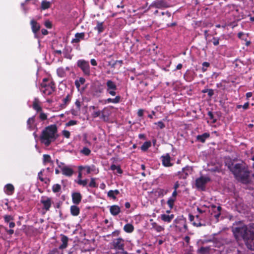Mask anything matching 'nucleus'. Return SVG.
I'll return each mask as SVG.
<instances>
[{
  "label": "nucleus",
  "instance_id": "c9c22d12",
  "mask_svg": "<svg viewBox=\"0 0 254 254\" xmlns=\"http://www.w3.org/2000/svg\"><path fill=\"white\" fill-rule=\"evenodd\" d=\"M212 207L214 209V211L216 213L215 214H214V216L218 218L220 214H221V207L220 206H216L215 205H212Z\"/></svg>",
  "mask_w": 254,
  "mask_h": 254
},
{
  "label": "nucleus",
  "instance_id": "e433bc0d",
  "mask_svg": "<svg viewBox=\"0 0 254 254\" xmlns=\"http://www.w3.org/2000/svg\"><path fill=\"white\" fill-rule=\"evenodd\" d=\"M152 228L157 232H161L164 230V228L160 225H158L156 223L154 222L152 224Z\"/></svg>",
  "mask_w": 254,
  "mask_h": 254
},
{
  "label": "nucleus",
  "instance_id": "bf43d9fd",
  "mask_svg": "<svg viewBox=\"0 0 254 254\" xmlns=\"http://www.w3.org/2000/svg\"><path fill=\"white\" fill-rule=\"evenodd\" d=\"M4 219L5 222L8 223L13 219V218L10 215H5Z\"/></svg>",
  "mask_w": 254,
  "mask_h": 254
},
{
  "label": "nucleus",
  "instance_id": "4be33fe9",
  "mask_svg": "<svg viewBox=\"0 0 254 254\" xmlns=\"http://www.w3.org/2000/svg\"><path fill=\"white\" fill-rule=\"evenodd\" d=\"M110 212L113 216L118 215L121 212V208L117 205H114L110 207Z\"/></svg>",
  "mask_w": 254,
  "mask_h": 254
},
{
  "label": "nucleus",
  "instance_id": "052dcab7",
  "mask_svg": "<svg viewBox=\"0 0 254 254\" xmlns=\"http://www.w3.org/2000/svg\"><path fill=\"white\" fill-rule=\"evenodd\" d=\"M123 64V61L122 60H119V61H116L112 65H111V66L112 67H115V65L118 64Z\"/></svg>",
  "mask_w": 254,
  "mask_h": 254
},
{
  "label": "nucleus",
  "instance_id": "ddd939ff",
  "mask_svg": "<svg viewBox=\"0 0 254 254\" xmlns=\"http://www.w3.org/2000/svg\"><path fill=\"white\" fill-rule=\"evenodd\" d=\"M189 218L190 222H192V225L194 226L200 227L203 225L201 223V218L198 215H196L195 218L194 216L190 214L189 215Z\"/></svg>",
  "mask_w": 254,
  "mask_h": 254
},
{
  "label": "nucleus",
  "instance_id": "9b49d317",
  "mask_svg": "<svg viewBox=\"0 0 254 254\" xmlns=\"http://www.w3.org/2000/svg\"><path fill=\"white\" fill-rule=\"evenodd\" d=\"M58 165L61 168L63 175L67 177H70L73 174V170L71 167L64 165L62 162Z\"/></svg>",
  "mask_w": 254,
  "mask_h": 254
},
{
  "label": "nucleus",
  "instance_id": "2eb2a0df",
  "mask_svg": "<svg viewBox=\"0 0 254 254\" xmlns=\"http://www.w3.org/2000/svg\"><path fill=\"white\" fill-rule=\"evenodd\" d=\"M104 92V88L101 84L93 87L92 89V94L96 97H99Z\"/></svg>",
  "mask_w": 254,
  "mask_h": 254
},
{
  "label": "nucleus",
  "instance_id": "6ab92c4d",
  "mask_svg": "<svg viewBox=\"0 0 254 254\" xmlns=\"http://www.w3.org/2000/svg\"><path fill=\"white\" fill-rule=\"evenodd\" d=\"M61 241L62 244L59 246V249L60 250L66 249L68 246V238L64 235L61 234Z\"/></svg>",
  "mask_w": 254,
  "mask_h": 254
},
{
  "label": "nucleus",
  "instance_id": "9d476101",
  "mask_svg": "<svg viewBox=\"0 0 254 254\" xmlns=\"http://www.w3.org/2000/svg\"><path fill=\"white\" fill-rule=\"evenodd\" d=\"M40 202L43 205V209L46 211H49L53 203L52 198L47 196H42Z\"/></svg>",
  "mask_w": 254,
  "mask_h": 254
},
{
  "label": "nucleus",
  "instance_id": "c85d7f7f",
  "mask_svg": "<svg viewBox=\"0 0 254 254\" xmlns=\"http://www.w3.org/2000/svg\"><path fill=\"white\" fill-rule=\"evenodd\" d=\"M69 68L68 67H66L65 68H64L63 67H60L57 70V74L59 77H64L66 76L65 70H69Z\"/></svg>",
  "mask_w": 254,
  "mask_h": 254
},
{
  "label": "nucleus",
  "instance_id": "1a4fd4ad",
  "mask_svg": "<svg viewBox=\"0 0 254 254\" xmlns=\"http://www.w3.org/2000/svg\"><path fill=\"white\" fill-rule=\"evenodd\" d=\"M169 6V4L165 0H156L151 3L149 8H164Z\"/></svg>",
  "mask_w": 254,
  "mask_h": 254
},
{
  "label": "nucleus",
  "instance_id": "0eeeda50",
  "mask_svg": "<svg viewBox=\"0 0 254 254\" xmlns=\"http://www.w3.org/2000/svg\"><path fill=\"white\" fill-rule=\"evenodd\" d=\"M111 245L114 249L122 251L124 250L125 240L121 238L114 239Z\"/></svg>",
  "mask_w": 254,
  "mask_h": 254
},
{
  "label": "nucleus",
  "instance_id": "5fc2aeb1",
  "mask_svg": "<svg viewBox=\"0 0 254 254\" xmlns=\"http://www.w3.org/2000/svg\"><path fill=\"white\" fill-rule=\"evenodd\" d=\"M219 38L213 37L212 39V43L214 46H217L219 44Z\"/></svg>",
  "mask_w": 254,
  "mask_h": 254
},
{
  "label": "nucleus",
  "instance_id": "5701e85b",
  "mask_svg": "<svg viewBox=\"0 0 254 254\" xmlns=\"http://www.w3.org/2000/svg\"><path fill=\"white\" fill-rule=\"evenodd\" d=\"M35 116L29 118L27 121V128L29 130H33L36 126L35 125Z\"/></svg>",
  "mask_w": 254,
  "mask_h": 254
},
{
  "label": "nucleus",
  "instance_id": "393cba45",
  "mask_svg": "<svg viewBox=\"0 0 254 254\" xmlns=\"http://www.w3.org/2000/svg\"><path fill=\"white\" fill-rule=\"evenodd\" d=\"M189 171V167L183 168L181 172H178V175L180 178L185 179L188 177Z\"/></svg>",
  "mask_w": 254,
  "mask_h": 254
},
{
  "label": "nucleus",
  "instance_id": "c756f323",
  "mask_svg": "<svg viewBox=\"0 0 254 254\" xmlns=\"http://www.w3.org/2000/svg\"><path fill=\"white\" fill-rule=\"evenodd\" d=\"M33 108L37 112H41L42 108L40 104V101L38 98H35L33 102Z\"/></svg>",
  "mask_w": 254,
  "mask_h": 254
},
{
  "label": "nucleus",
  "instance_id": "338daca9",
  "mask_svg": "<svg viewBox=\"0 0 254 254\" xmlns=\"http://www.w3.org/2000/svg\"><path fill=\"white\" fill-rule=\"evenodd\" d=\"M90 63L93 66H96L97 64L96 61L94 59L91 60Z\"/></svg>",
  "mask_w": 254,
  "mask_h": 254
},
{
  "label": "nucleus",
  "instance_id": "7ed1b4c3",
  "mask_svg": "<svg viewBox=\"0 0 254 254\" xmlns=\"http://www.w3.org/2000/svg\"><path fill=\"white\" fill-rule=\"evenodd\" d=\"M57 128L56 126H50L46 127L42 132L40 139L42 143L48 146L57 138Z\"/></svg>",
  "mask_w": 254,
  "mask_h": 254
},
{
  "label": "nucleus",
  "instance_id": "4d7b16f0",
  "mask_svg": "<svg viewBox=\"0 0 254 254\" xmlns=\"http://www.w3.org/2000/svg\"><path fill=\"white\" fill-rule=\"evenodd\" d=\"M44 25L47 28H51L52 27V22L49 20H47L44 22Z\"/></svg>",
  "mask_w": 254,
  "mask_h": 254
},
{
  "label": "nucleus",
  "instance_id": "ea45409f",
  "mask_svg": "<svg viewBox=\"0 0 254 254\" xmlns=\"http://www.w3.org/2000/svg\"><path fill=\"white\" fill-rule=\"evenodd\" d=\"M91 151L90 149L86 147H84L80 150V153L84 155L88 156L90 154Z\"/></svg>",
  "mask_w": 254,
  "mask_h": 254
},
{
  "label": "nucleus",
  "instance_id": "aec40b11",
  "mask_svg": "<svg viewBox=\"0 0 254 254\" xmlns=\"http://www.w3.org/2000/svg\"><path fill=\"white\" fill-rule=\"evenodd\" d=\"M30 25L32 32L36 35L40 29V24L34 19H32L30 21Z\"/></svg>",
  "mask_w": 254,
  "mask_h": 254
},
{
  "label": "nucleus",
  "instance_id": "c03bdc74",
  "mask_svg": "<svg viewBox=\"0 0 254 254\" xmlns=\"http://www.w3.org/2000/svg\"><path fill=\"white\" fill-rule=\"evenodd\" d=\"M88 179H84V180H81V179H78L77 181V184L79 185H81L83 187H86L87 186L88 184Z\"/></svg>",
  "mask_w": 254,
  "mask_h": 254
},
{
  "label": "nucleus",
  "instance_id": "2f4dec72",
  "mask_svg": "<svg viewBox=\"0 0 254 254\" xmlns=\"http://www.w3.org/2000/svg\"><path fill=\"white\" fill-rule=\"evenodd\" d=\"M120 193V191L118 190H110L108 191L107 195L110 198L115 199L116 196Z\"/></svg>",
  "mask_w": 254,
  "mask_h": 254
},
{
  "label": "nucleus",
  "instance_id": "423d86ee",
  "mask_svg": "<svg viewBox=\"0 0 254 254\" xmlns=\"http://www.w3.org/2000/svg\"><path fill=\"white\" fill-rule=\"evenodd\" d=\"M117 86L116 83L112 80H107L106 83V90L107 93L114 96L116 95Z\"/></svg>",
  "mask_w": 254,
  "mask_h": 254
},
{
  "label": "nucleus",
  "instance_id": "7c9ffc66",
  "mask_svg": "<svg viewBox=\"0 0 254 254\" xmlns=\"http://www.w3.org/2000/svg\"><path fill=\"white\" fill-rule=\"evenodd\" d=\"M121 100V96H116L115 98H108L105 100L104 101V104L112 103L114 104L119 103Z\"/></svg>",
  "mask_w": 254,
  "mask_h": 254
},
{
  "label": "nucleus",
  "instance_id": "cd10ccee",
  "mask_svg": "<svg viewBox=\"0 0 254 254\" xmlns=\"http://www.w3.org/2000/svg\"><path fill=\"white\" fill-rule=\"evenodd\" d=\"M71 214L73 216H77L79 214L80 208L75 205H71L70 208Z\"/></svg>",
  "mask_w": 254,
  "mask_h": 254
},
{
  "label": "nucleus",
  "instance_id": "3c124183",
  "mask_svg": "<svg viewBox=\"0 0 254 254\" xmlns=\"http://www.w3.org/2000/svg\"><path fill=\"white\" fill-rule=\"evenodd\" d=\"M77 122L76 121L70 120L66 123L65 126H66V127H70V126L75 125L77 124Z\"/></svg>",
  "mask_w": 254,
  "mask_h": 254
},
{
  "label": "nucleus",
  "instance_id": "13d9d810",
  "mask_svg": "<svg viewBox=\"0 0 254 254\" xmlns=\"http://www.w3.org/2000/svg\"><path fill=\"white\" fill-rule=\"evenodd\" d=\"M155 125H157L160 129H162L165 127V125L162 121H159L157 123H155Z\"/></svg>",
  "mask_w": 254,
  "mask_h": 254
},
{
  "label": "nucleus",
  "instance_id": "49530a36",
  "mask_svg": "<svg viewBox=\"0 0 254 254\" xmlns=\"http://www.w3.org/2000/svg\"><path fill=\"white\" fill-rule=\"evenodd\" d=\"M151 143L150 142H145L141 146V148L143 151H145L150 146Z\"/></svg>",
  "mask_w": 254,
  "mask_h": 254
},
{
  "label": "nucleus",
  "instance_id": "864d4df0",
  "mask_svg": "<svg viewBox=\"0 0 254 254\" xmlns=\"http://www.w3.org/2000/svg\"><path fill=\"white\" fill-rule=\"evenodd\" d=\"M62 134L66 138H69L70 137V133L68 130H64L62 131Z\"/></svg>",
  "mask_w": 254,
  "mask_h": 254
},
{
  "label": "nucleus",
  "instance_id": "412c9836",
  "mask_svg": "<svg viewBox=\"0 0 254 254\" xmlns=\"http://www.w3.org/2000/svg\"><path fill=\"white\" fill-rule=\"evenodd\" d=\"M85 34L83 32L77 33L75 34L74 38L71 40L72 43H78L80 40L84 39Z\"/></svg>",
  "mask_w": 254,
  "mask_h": 254
},
{
  "label": "nucleus",
  "instance_id": "f704fd0d",
  "mask_svg": "<svg viewBox=\"0 0 254 254\" xmlns=\"http://www.w3.org/2000/svg\"><path fill=\"white\" fill-rule=\"evenodd\" d=\"M124 230L127 233H131L134 230L133 226L129 223L126 224L124 227Z\"/></svg>",
  "mask_w": 254,
  "mask_h": 254
},
{
  "label": "nucleus",
  "instance_id": "a878e982",
  "mask_svg": "<svg viewBox=\"0 0 254 254\" xmlns=\"http://www.w3.org/2000/svg\"><path fill=\"white\" fill-rule=\"evenodd\" d=\"M161 220L167 223H170L171 222V221L173 220V219L174 218V214H162L160 216Z\"/></svg>",
  "mask_w": 254,
  "mask_h": 254
},
{
  "label": "nucleus",
  "instance_id": "680f3d73",
  "mask_svg": "<svg viewBox=\"0 0 254 254\" xmlns=\"http://www.w3.org/2000/svg\"><path fill=\"white\" fill-rule=\"evenodd\" d=\"M180 185V183H179L178 181H177L176 182H175V183L174 185V187H173L174 190H177V189L179 188Z\"/></svg>",
  "mask_w": 254,
  "mask_h": 254
},
{
  "label": "nucleus",
  "instance_id": "a19ab883",
  "mask_svg": "<svg viewBox=\"0 0 254 254\" xmlns=\"http://www.w3.org/2000/svg\"><path fill=\"white\" fill-rule=\"evenodd\" d=\"M111 169L113 171L116 170L119 174H122L123 173L120 167L119 166H116L115 164H113L111 166Z\"/></svg>",
  "mask_w": 254,
  "mask_h": 254
},
{
  "label": "nucleus",
  "instance_id": "72a5a7b5",
  "mask_svg": "<svg viewBox=\"0 0 254 254\" xmlns=\"http://www.w3.org/2000/svg\"><path fill=\"white\" fill-rule=\"evenodd\" d=\"M85 82V79L84 78L81 77L75 81V85L77 88L79 89L81 85H83Z\"/></svg>",
  "mask_w": 254,
  "mask_h": 254
},
{
  "label": "nucleus",
  "instance_id": "a211bd4d",
  "mask_svg": "<svg viewBox=\"0 0 254 254\" xmlns=\"http://www.w3.org/2000/svg\"><path fill=\"white\" fill-rule=\"evenodd\" d=\"M72 202L75 204H79L82 199V195L79 192H73L71 195Z\"/></svg>",
  "mask_w": 254,
  "mask_h": 254
},
{
  "label": "nucleus",
  "instance_id": "774afa93",
  "mask_svg": "<svg viewBox=\"0 0 254 254\" xmlns=\"http://www.w3.org/2000/svg\"><path fill=\"white\" fill-rule=\"evenodd\" d=\"M143 110L142 109L138 110V111L137 112V115L139 117H142L143 116Z\"/></svg>",
  "mask_w": 254,
  "mask_h": 254
},
{
  "label": "nucleus",
  "instance_id": "69168bd1",
  "mask_svg": "<svg viewBox=\"0 0 254 254\" xmlns=\"http://www.w3.org/2000/svg\"><path fill=\"white\" fill-rule=\"evenodd\" d=\"M94 3L97 5H99L100 8L101 9H103V5H100L99 3V0H93Z\"/></svg>",
  "mask_w": 254,
  "mask_h": 254
},
{
  "label": "nucleus",
  "instance_id": "603ef678",
  "mask_svg": "<svg viewBox=\"0 0 254 254\" xmlns=\"http://www.w3.org/2000/svg\"><path fill=\"white\" fill-rule=\"evenodd\" d=\"M39 118L42 120V121H44L45 120L47 119V115L43 113V112H42V111L40 112V114H39Z\"/></svg>",
  "mask_w": 254,
  "mask_h": 254
},
{
  "label": "nucleus",
  "instance_id": "20e7f679",
  "mask_svg": "<svg viewBox=\"0 0 254 254\" xmlns=\"http://www.w3.org/2000/svg\"><path fill=\"white\" fill-rule=\"evenodd\" d=\"M48 81L47 78H44L41 84V91L45 95H50L55 91V86L53 82Z\"/></svg>",
  "mask_w": 254,
  "mask_h": 254
},
{
  "label": "nucleus",
  "instance_id": "f03ea898",
  "mask_svg": "<svg viewBox=\"0 0 254 254\" xmlns=\"http://www.w3.org/2000/svg\"><path fill=\"white\" fill-rule=\"evenodd\" d=\"M233 232L237 240L243 239L249 249L254 251V232L246 225L233 228Z\"/></svg>",
  "mask_w": 254,
  "mask_h": 254
},
{
  "label": "nucleus",
  "instance_id": "6e6552de",
  "mask_svg": "<svg viewBox=\"0 0 254 254\" xmlns=\"http://www.w3.org/2000/svg\"><path fill=\"white\" fill-rule=\"evenodd\" d=\"M78 169L80 171L83 170H85L87 174L90 173L97 174L99 172L98 168H96L94 165L91 166H79Z\"/></svg>",
  "mask_w": 254,
  "mask_h": 254
},
{
  "label": "nucleus",
  "instance_id": "de8ad7c7",
  "mask_svg": "<svg viewBox=\"0 0 254 254\" xmlns=\"http://www.w3.org/2000/svg\"><path fill=\"white\" fill-rule=\"evenodd\" d=\"M89 187L91 188H96L97 187V186L96 185V182H95V178H91L90 182L89 184Z\"/></svg>",
  "mask_w": 254,
  "mask_h": 254
},
{
  "label": "nucleus",
  "instance_id": "79ce46f5",
  "mask_svg": "<svg viewBox=\"0 0 254 254\" xmlns=\"http://www.w3.org/2000/svg\"><path fill=\"white\" fill-rule=\"evenodd\" d=\"M209 249L207 247H201L198 250V252L201 254H206L208 253Z\"/></svg>",
  "mask_w": 254,
  "mask_h": 254
},
{
  "label": "nucleus",
  "instance_id": "09e8293b",
  "mask_svg": "<svg viewBox=\"0 0 254 254\" xmlns=\"http://www.w3.org/2000/svg\"><path fill=\"white\" fill-rule=\"evenodd\" d=\"M180 222L183 226V228L181 230L182 231H186L187 230H188V227L186 224V220L183 219Z\"/></svg>",
  "mask_w": 254,
  "mask_h": 254
},
{
  "label": "nucleus",
  "instance_id": "f3484780",
  "mask_svg": "<svg viewBox=\"0 0 254 254\" xmlns=\"http://www.w3.org/2000/svg\"><path fill=\"white\" fill-rule=\"evenodd\" d=\"M177 193V190H174L171 196H170L167 200V203L171 209L173 207L174 202L176 200Z\"/></svg>",
  "mask_w": 254,
  "mask_h": 254
},
{
  "label": "nucleus",
  "instance_id": "e2e57ef3",
  "mask_svg": "<svg viewBox=\"0 0 254 254\" xmlns=\"http://www.w3.org/2000/svg\"><path fill=\"white\" fill-rule=\"evenodd\" d=\"M208 95L211 97L214 95V91L212 89H209L208 91Z\"/></svg>",
  "mask_w": 254,
  "mask_h": 254
},
{
  "label": "nucleus",
  "instance_id": "dca6fc26",
  "mask_svg": "<svg viewBox=\"0 0 254 254\" xmlns=\"http://www.w3.org/2000/svg\"><path fill=\"white\" fill-rule=\"evenodd\" d=\"M161 161L163 165L166 167H169L173 165V163L171 162V157L168 153L161 156Z\"/></svg>",
  "mask_w": 254,
  "mask_h": 254
},
{
  "label": "nucleus",
  "instance_id": "b1692460",
  "mask_svg": "<svg viewBox=\"0 0 254 254\" xmlns=\"http://www.w3.org/2000/svg\"><path fill=\"white\" fill-rule=\"evenodd\" d=\"M14 190L13 186L10 184L6 185L4 188V191L7 195L13 194Z\"/></svg>",
  "mask_w": 254,
  "mask_h": 254
},
{
  "label": "nucleus",
  "instance_id": "39448f33",
  "mask_svg": "<svg viewBox=\"0 0 254 254\" xmlns=\"http://www.w3.org/2000/svg\"><path fill=\"white\" fill-rule=\"evenodd\" d=\"M77 65L81 69L85 75L89 76L90 75V65L88 61L84 60H79L77 62Z\"/></svg>",
  "mask_w": 254,
  "mask_h": 254
},
{
  "label": "nucleus",
  "instance_id": "473e14b6",
  "mask_svg": "<svg viewBox=\"0 0 254 254\" xmlns=\"http://www.w3.org/2000/svg\"><path fill=\"white\" fill-rule=\"evenodd\" d=\"M71 98V96L69 94H67L66 96L63 99V103L61 105L62 108H64L70 102Z\"/></svg>",
  "mask_w": 254,
  "mask_h": 254
},
{
  "label": "nucleus",
  "instance_id": "4c0bfd02",
  "mask_svg": "<svg viewBox=\"0 0 254 254\" xmlns=\"http://www.w3.org/2000/svg\"><path fill=\"white\" fill-rule=\"evenodd\" d=\"M95 29L97 30L99 33H101L103 32L104 30L103 22H97V24L96 26L95 27Z\"/></svg>",
  "mask_w": 254,
  "mask_h": 254
},
{
  "label": "nucleus",
  "instance_id": "f257e3e1",
  "mask_svg": "<svg viewBox=\"0 0 254 254\" xmlns=\"http://www.w3.org/2000/svg\"><path fill=\"white\" fill-rule=\"evenodd\" d=\"M225 163L236 180L244 184L249 183L250 172L243 162L234 164L231 159L228 158L226 159Z\"/></svg>",
  "mask_w": 254,
  "mask_h": 254
},
{
  "label": "nucleus",
  "instance_id": "37998d69",
  "mask_svg": "<svg viewBox=\"0 0 254 254\" xmlns=\"http://www.w3.org/2000/svg\"><path fill=\"white\" fill-rule=\"evenodd\" d=\"M61 190V186L59 184H55L52 187V190L54 192H59Z\"/></svg>",
  "mask_w": 254,
  "mask_h": 254
},
{
  "label": "nucleus",
  "instance_id": "58836bf2",
  "mask_svg": "<svg viewBox=\"0 0 254 254\" xmlns=\"http://www.w3.org/2000/svg\"><path fill=\"white\" fill-rule=\"evenodd\" d=\"M51 3L50 1L46 0H43L41 2V8L43 10L47 9L50 7Z\"/></svg>",
  "mask_w": 254,
  "mask_h": 254
},
{
  "label": "nucleus",
  "instance_id": "4468645a",
  "mask_svg": "<svg viewBox=\"0 0 254 254\" xmlns=\"http://www.w3.org/2000/svg\"><path fill=\"white\" fill-rule=\"evenodd\" d=\"M113 106H109L105 107L102 111V115L100 118L104 121H107L108 120L109 117L111 114V109H113Z\"/></svg>",
  "mask_w": 254,
  "mask_h": 254
},
{
  "label": "nucleus",
  "instance_id": "8fccbe9b",
  "mask_svg": "<svg viewBox=\"0 0 254 254\" xmlns=\"http://www.w3.org/2000/svg\"><path fill=\"white\" fill-rule=\"evenodd\" d=\"M101 111H95L92 114V117L94 118H96L98 117L101 116Z\"/></svg>",
  "mask_w": 254,
  "mask_h": 254
},
{
  "label": "nucleus",
  "instance_id": "f8f14e48",
  "mask_svg": "<svg viewBox=\"0 0 254 254\" xmlns=\"http://www.w3.org/2000/svg\"><path fill=\"white\" fill-rule=\"evenodd\" d=\"M210 179L208 177H200L197 178L195 181V186L197 188L203 189L205 185L208 182Z\"/></svg>",
  "mask_w": 254,
  "mask_h": 254
},
{
  "label": "nucleus",
  "instance_id": "6e6d98bb",
  "mask_svg": "<svg viewBox=\"0 0 254 254\" xmlns=\"http://www.w3.org/2000/svg\"><path fill=\"white\" fill-rule=\"evenodd\" d=\"M43 161L44 162H49L51 161V157L49 155H43Z\"/></svg>",
  "mask_w": 254,
  "mask_h": 254
},
{
  "label": "nucleus",
  "instance_id": "0e129e2a",
  "mask_svg": "<svg viewBox=\"0 0 254 254\" xmlns=\"http://www.w3.org/2000/svg\"><path fill=\"white\" fill-rule=\"evenodd\" d=\"M197 210L198 211V212L199 213H204L206 211V209H203L201 208H200V207H197Z\"/></svg>",
  "mask_w": 254,
  "mask_h": 254
},
{
  "label": "nucleus",
  "instance_id": "a18cd8bd",
  "mask_svg": "<svg viewBox=\"0 0 254 254\" xmlns=\"http://www.w3.org/2000/svg\"><path fill=\"white\" fill-rule=\"evenodd\" d=\"M248 36V34H246L243 32H240L238 34V38L244 41H246V39Z\"/></svg>",
  "mask_w": 254,
  "mask_h": 254
},
{
  "label": "nucleus",
  "instance_id": "bb28decb",
  "mask_svg": "<svg viewBox=\"0 0 254 254\" xmlns=\"http://www.w3.org/2000/svg\"><path fill=\"white\" fill-rule=\"evenodd\" d=\"M210 137V134L208 132H205L202 134L198 135L196 136V140L202 143H204L206 139Z\"/></svg>",
  "mask_w": 254,
  "mask_h": 254
}]
</instances>
